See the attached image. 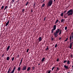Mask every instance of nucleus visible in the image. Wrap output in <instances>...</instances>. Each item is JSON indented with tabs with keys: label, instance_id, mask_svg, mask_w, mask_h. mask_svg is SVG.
I'll return each mask as SVG.
<instances>
[{
	"label": "nucleus",
	"instance_id": "25",
	"mask_svg": "<svg viewBox=\"0 0 73 73\" xmlns=\"http://www.w3.org/2000/svg\"><path fill=\"white\" fill-rule=\"evenodd\" d=\"M49 50V48L48 46H47V48L45 49V50L46 51L47 50Z\"/></svg>",
	"mask_w": 73,
	"mask_h": 73
},
{
	"label": "nucleus",
	"instance_id": "31",
	"mask_svg": "<svg viewBox=\"0 0 73 73\" xmlns=\"http://www.w3.org/2000/svg\"><path fill=\"white\" fill-rule=\"evenodd\" d=\"M45 5V4L44 3L42 5V7H44Z\"/></svg>",
	"mask_w": 73,
	"mask_h": 73
},
{
	"label": "nucleus",
	"instance_id": "35",
	"mask_svg": "<svg viewBox=\"0 0 73 73\" xmlns=\"http://www.w3.org/2000/svg\"><path fill=\"white\" fill-rule=\"evenodd\" d=\"M35 3H34L33 4V8H35Z\"/></svg>",
	"mask_w": 73,
	"mask_h": 73
},
{
	"label": "nucleus",
	"instance_id": "45",
	"mask_svg": "<svg viewBox=\"0 0 73 73\" xmlns=\"http://www.w3.org/2000/svg\"><path fill=\"white\" fill-rule=\"evenodd\" d=\"M51 39H52L51 40H52V41H53V40H54V38H51Z\"/></svg>",
	"mask_w": 73,
	"mask_h": 73
},
{
	"label": "nucleus",
	"instance_id": "62",
	"mask_svg": "<svg viewBox=\"0 0 73 73\" xmlns=\"http://www.w3.org/2000/svg\"><path fill=\"white\" fill-rule=\"evenodd\" d=\"M38 65H40V63L38 64Z\"/></svg>",
	"mask_w": 73,
	"mask_h": 73
},
{
	"label": "nucleus",
	"instance_id": "18",
	"mask_svg": "<svg viewBox=\"0 0 73 73\" xmlns=\"http://www.w3.org/2000/svg\"><path fill=\"white\" fill-rule=\"evenodd\" d=\"M10 58H9V56H8L6 58L7 60V61H9V60Z\"/></svg>",
	"mask_w": 73,
	"mask_h": 73
},
{
	"label": "nucleus",
	"instance_id": "53",
	"mask_svg": "<svg viewBox=\"0 0 73 73\" xmlns=\"http://www.w3.org/2000/svg\"><path fill=\"white\" fill-rule=\"evenodd\" d=\"M14 1H15V0H12V1H12L13 3V2H14Z\"/></svg>",
	"mask_w": 73,
	"mask_h": 73
},
{
	"label": "nucleus",
	"instance_id": "13",
	"mask_svg": "<svg viewBox=\"0 0 73 73\" xmlns=\"http://www.w3.org/2000/svg\"><path fill=\"white\" fill-rule=\"evenodd\" d=\"M10 48V46H8V47H7V51H8V50Z\"/></svg>",
	"mask_w": 73,
	"mask_h": 73
},
{
	"label": "nucleus",
	"instance_id": "27",
	"mask_svg": "<svg viewBox=\"0 0 73 73\" xmlns=\"http://www.w3.org/2000/svg\"><path fill=\"white\" fill-rule=\"evenodd\" d=\"M35 67H34V66H33L32 67V70H35Z\"/></svg>",
	"mask_w": 73,
	"mask_h": 73
},
{
	"label": "nucleus",
	"instance_id": "37",
	"mask_svg": "<svg viewBox=\"0 0 73 73\" xmlns=\"http://www.w3.org/2000/svg\"><path fill=\"white\" fill-rule=\"evenodd\" d=\"M57 46V44H56L55 46V48H56V47Z\"/></svg>",
	"mask_w": 73,
	"mask_h": 73
},
{
	"label": "nucleus",
	"instance_id": "7",
	"mask_svg": "<svg viewBox=\"0 0 73 73\" xmlns=\"http://www.w3.org/2000/svg\"><path fill=\"white\" fill-rule=\"evenodd\" d=\"M55 32L58 34V33H59L60 32V29H57V30Z\"/></svg>",
	"mask_w": 73,
	"mask_h": 73
},
{
	"label": "nucleus",
	"instance_id": "60",
	"mask_svg": "<svg viewBox=\"0 0 73 73\" xmlns=\"http://www.w3.org/2000/svg\"><path fill=\"white\" fill-rule=\"evenodd\" d=\"M21 64V63H20V64L19 65V66H20Z\"/></svg>",
	"mask_w": 73,
	"mask_h": 73
},
{
	"label": "nucleus",
	"instance_id": "10",
	"mask_svg": "<svg viewBox=\"0 0 73 73\" xmlns=\"http://www.w3.org/2000/svg\"><path fill=\"white\" fill-rule=\"evenodd\" d=\"M31 68V67H28L27 70V71H28V72L30 70Z\"/></svg>",
	"mask_w": 73,
	"mask_h": 73
},
{
	"label": "nucleus",
	"instance_id": "3",
	"mask_svg": "<svg viewBox=\"0 0 73 73\" xmlns=\"http://www.w3.org/2000/svg\"><path fill=\"white\" fill-rule=\"evenodd\" d=\"M54 35L56 38L59 35L57 33L55 32L54 33Z\"/></svg>",
	"mask_w": 73,
	"mask_h": 73
},
{
	"label": "nucleus",
	"instance_id": "48",
	"mask_svg": "<svg viewBox=\"0 0 73 73\" xmlns=\"http://www.w3.org/2000/svg\"><path fill=\"white\" fill-rule=\"evenodd\" d=\"M66 12H67L66 11H64V14L65 13H66Z\"/></svg>",
	"mask_w": 73,
	"mask_h": 73
},
{
	"label": "nucleus",
	"instance_id": "33",
	"mask_svg": "<svg viewBox=\"0 0 73 73\" xmlns=\"http://www.w3.org/2000/svg\"><path fill=\"white\" fill-rule=\"evenodd\" d=\"M33 9H31V12H32V13H33Z\"/></svg>",
	"mask_w": 73,
	"mask_h": 73
},
{
	"label": "nucleus",
	"instance_id": "26",
	"mask_svg": "<svg viewBox=\"0 0 73 73\" xmlns=\"http://www.w3.org/2000/svg\"><path fill=\"white\" fill-rule=\"evenodd\" d=\"M70 39V40H72V37L71 35H70V39Z\"/></svg>",
	"mask_w": 73,
	"mask_h": 73
},
{
	"label": "nucleus",
	"instance_id": "40",
	"mask_svg": "<svg viewBox=\"0 0 73 73\" xmlns=\"http://www.w3.org/2000/svg\"><path fill=\"white\" fill-rule=\"evenodd\" d=\"M11 71L10 70H8L7 73H10V72H11Z\"/></svg>",
	"mask_w": 73,
	"mask_h": 73
},
{
	"label": "nucleus",
	"instance_id": "32",
	"mask_svg": "<svg viewBox=\"0 0 73 73\" xmlns=\"http://www.w3.org/2000/svg\"><path fill=\"white\" fill-rule=\"evenodd\" d=\"M67 27L66 26V27H65V30H67Z\"/></svg>",
	"mask_w": 73,
	"mask_h": 73
},
{
	"label": "nucleus",
	"instance_id": "1",
	"mask_svg": "<svg viewBox=\"0 0 73 73\" xmlns=\"http://www.w3.org/2000/svg\"><path fill=\"white\" fill-rule=\"evenodd\" d=\"M66 14H68V16H71L73 14V11L72 9L70 10L67 11V13Z\"/></svg>",
	"mask_w": 73,
	"mask_h": 73
},
{
	"label": "nucleus",
	"instance_id": "9",
	"mask_svg": "<svg viewBox=\"0 0 73 73\" xmlns=\"http://www.w3.org/2000/svg\"><path fill=\"white\" fill-rule=\"evenodd\" d=\"M42 40L41 37H40L39 38V42H41Z\"/></svg>",
	"mask_w": 73,
	"mask_h": 73
},
{
	"label": "nucleus",
	"instance_id": "38",
	"mask_svg": "<svg viewBox=\"0 0 73 73\" xmlns=\"http://www.w3.org/2000/svg\"><path fill=\"white\" fill-rule=\"evenodd\" d=\"M14 57H13V58H12L11 60H12L13 61V60H14Z\"/></svg>",
	"mask_w": 73,
	"mask_h": 73
},
{
	"label": "nucleus",
	"instance_id": "29",
	"mask_svg": "<svg viewBox=\"0 0 73 73\" xmlns=\"http://www.w3.org/2000/svg\"><path fill=\"white\" fill-rule=\"evenodd\" d=\"M67 62V61L66 60H64L63 63H65Z\"/></svg>",
	"mask_w": 73,
	"mask_h": 73
},
{
	"label": "nucleus",
	"instance_id": "61",
	"mask_svg": "<svg viewBox=\"0 0 73 73\" xmlns=\"http://www.w3.org/2000/svg\"><path fill=\"white\" fill-rule=\"evenodd\" d=\"M45 0H43V1H42L43 2Z\"/></svg>",
	"mask_w": 73,
	"mask_h": 73
},
{
	"label": "nucleus",
	"instance_id": "58",
	"mask_svg": "<svg viewBox=\"0 0 73 73\" xmlns=\"http://www.w3.org/2000/svg\"><path fill=\"white\" fill-rule=\"evenodd\" d=\"M19 54L18 55H17V57L18 58H19Z\"/></svg>",
	"mask_w": 73,
	"mask_h": 73
},
{
	"label": "nucleus",
	"instance_id": "59",
	"mask_svg": "<svg viewBox=\"0 0 73 73\" xmlns=\"http://www.w3.org/2000/svg\"><path fill=\"white\" fill-rule=\"evenodd\" d=\"M60 32H62V30H60Z\"/></svg>",
	"mask_w": 73,
	"mask_h": 73
},
{
	"label": "nucleus",
	"instance_id": "20",
	"mask_svg": "<svg viewBox=\"0 0 73 73\" xmlns=\"http://www.w3.org/2000/svg\"><path fill=\"white\" fill-rule=\"evenodd\" d=\"M4 8V7L3 6H2L1 7V10H3Z\"/></svg>",
	"mask_w": 73,
	"mask_h": 73
},
{
	"label": "nucleus",
	"instance_id": "21",
	"mask_svg": "<svg viewBox=\"0 0 73 73\" xmlns=\"http://www.w3.org/2000/svg\"><path fill=\"white\" fill-rule=\"evenodd\" d=\"M54 30L53 29H52V30L51 31V33H53L54 32Z\"/></svg>",
	"mask_w": 73,
	"mask_h": 73
},
{
	"label": "nucleus",
	"instance_id": "30",
	"mask_svg": "<svg viewBox=\"0 0 73 73\" xmlns=\"http://www.w3.org/2000/svg\"><path fill=\"white\" fill-rule=\"evenodd\" d=\"M61 16H62V17H63V13H62L61 14Z\"/></svg>",
	"mask_w": 73,
	"mask_h": 73
},
{
	"label": "nucleus",
	"instance_id": "14",
	"mask_svg": "<svg viewBox=\"0 0 73 73\" xmlns=\"http://www.w3.org/2000/svg\"><path fill=\"white\" fill-rule=\"evenodd\" d=\"M70 62L69 60H68V61H67V64L69 65Z\"/></svg>",
	"mask_w": 73,
	"mask_h": 73
},
{
	"label": "nucleus",
	"instance_id": "6",
	"mask_svg": "<svg viewBox=\"0 0 73 73\" xmlns=\"http://www.w3.org/2000/svg\"><path fill=\"white\" fill-rule=\"evenodd\" d=\"M64 67L65 69H69L68 65H67L66 66V65H64Z\"/></svg>",
	"mask_w": 73,
	"mask_h": 73
},
{
	"label": "nucleus",
	"instance_id": "42",
	"mask_svg": "<svg viewBox=\"0 0 73 73\" xmlns=\"http://www.w3.org/2000/svg\"><path fill=\"white\" fill-rule=\"evenodd\" d=\"M64 18H65V19H66V18H68V17L64 16Z\"/></svg>",
	"mask_w": 73,
	"mask_h": 73
},
{
	"label": "nucleus",
	"instance_id": "34",
	"mask_svg": "<svg viewBox=\"0 0 73 73\" xmlns=\"http://www.w3.org/2000/svg\"><path fill=\"white\" fill-rule=\"evenodd\" d=\"M51 72V71L49 70L48 71V73H50Z\"/></svg>",
	"mask_w": 73,
	"mask_h": 73
},
{
	"label": "nucleus",
	"instance_id": "36",
	"mask_svg": "<svg viewBox=\"0 0 73 73\" xmlns=\"http://www.w3.org/2000/svg\"><path fill=\"white\" fill-rule=\"evenodd\" d=\"M11 67H10L9 69V70H10V71H11Z\"/></svg>",
	"mask_w": 73,
	"mask_h": 73
},
{
	"label": "nucleus",
	"instance_id": "16",
	"mask_svg": "<svg viewBox=\"0 0 73 73\" xmlns=\"http://www.w3.org/2000/svg\"><path fill=\"white\" fill-rule=\"evenodd\" d=\"M60 70V69L58 67H57V69L56 70V71H57V72H58V71Z\"/></svg>",
	"mask_w": 73,
	"mask_h": 73
},
{
	"label": "nucleus",
	"instance_id": "22",
	"mask_svg": "<svg viewBox=\"0 0 73 73\" xmlns=\"http://www.w3.org/2000/svg\"><path fill=\"white\" fill-rule=\"evenodd\" d=\"M64 20L62 19V20H61V23H64Z\"/></svg>",
	"mask_w": 73,
	"mask_h": 73
},
{
	"label": "nucleus",
	"instance_id": "52",
	"mask_svg": "<svg viewBox=\"0 0 73 73\" xmlns=\"http://www.w3.org/2000/svg\"><path fill=\"white\" fill-rule=\"evenodd\" d=\"M72 56H73L72 55V54H71V58H72Z\"/></svg>",
	"mask_w": 73,
	"mask_h": 73
},
{
	"label": "nucleus",
	"instance_id": "63",
	"mask_svg": "<svg viewBox=\"0 0 73 73\" xmlns=\"http://www.w3.org/2000/svg\"><path fill=\"white\" fill-rule=\"evenodd\" d=\"M72 68H73V65H72Z\"/></svg>",
	"mask_w": 73,
	"mask_h": 73
},
{
	"label": "nucleus",
	"instance_id": "47",
	"mask_svg": "<svg viewBox=\"0 0 73 73\" xmlns=\"http://www.w3.org/2000/svg\"><path fill=\"white\" fill-rule=\"evenodd\" d=\"M4 54H3L2 55V57H4Z\"/></svg>",
	"mask_w": 73,
	"mask_h": 73
},
{
	"label": "nucleus",
	"instance_id": "12",
	"mask_svg": "<svg viewBox=\"0 0 73 73\" xmlns=\"http://www.w3.org/2000/svg\"><path fill=\"white\" fill-rule=\"evenodd\" d=\"M15 68H16V67L15 66H14V68H13V70L12 71L13 72H14Z\"/></svg>",
	"mask_w": 73,
	"mask_h": 73
},
{
	"label": "nucleus",
	"instance_id": "4",
	"mask_svg": "<svg viewBox=\"0 0 73 73\" xmlns=\"http://www.w3.org/2000/svg\"><path fill=\"white\" fill-rule=\"evenodd\" d=\"M73 44V41L71 42V43H70V47H68V48H69L70 49H72V46Z\"/></svg>",
	"mask_w": 73,
	"mask_h": 73
},
{
	"label": "nucleus",
	"instance_id": "2",
	"mask_svg": "<svg viewBox=\"0 0 73 73\" xmlns=\"http://www.w3.org/2000/svg\"><path fill=\"white\" fill-rule=\"evenodd\" d=\"M53 2V0H50L48 3L47 6L48 7L52 5Z\"/></svg>",
	"mask_w": 73,
	"mask_h": 73
},
{
	"label": "nucleus",
	"instance_id": "44",
	"mask_svg": "<svg viewBox=\"0 0 73 73\" xmlns=\"http://www.w3.org/2000/svg\"><path fill=\"white\" fill-rule=\"evenodd\" d=\"M59 59L58 58V59L57 60V62H58L59 61Z\"/></svg>",
	"mask_w": 73,
	"mask_h": 73
},
{
	"label": "nucleus",
	"instance_id": "17",
	"mask_svg": "<svg viewBox=\"0 0 73 73\" xmlns=\"http://www.w3.org/2000/svg\"><path fill=\"white\" fill-rule=\"evenodd\" d=\"M17 70L19 72L21 70V68L20 67H19L17 68Z\"/></svg>",
	"mask_w": 73,
	"mask_h": 73
},
{
	"label": "nucleus",
	"instance_id": "57",
	"mask_svg": "<svg viewBox=\"0 0 73 73\" xmlns=\"http://www.w3.org/2000/svg\"><path fill=\"white\" fill-rule=\"evenodd\" d=\"M61 38L60 37H59V40H60L61 39Z\"/></svg>",
	"mask_w": 73,
	"mask_h": 73
},
{
	"label": "nucleus",
	"instance_id": "56",
	"mask_svg": "<svg viewBox=\"0 0 73 73\" xmlns=\"http://www.w3.org/2000/svg\"><path fill=\"white\" fill-rule=\"evenodd\" d=\"M72 37V40H73V35L72 36H71Z\"/></svg>",
	"mask_w": 73,
	"mask_h": 73
},
{
	"label": "nucleus",
	"instance_id": "8",
	"mask_svg": "<svg viewBox=\"0 0 73 73\" xmlns=\"http://www.w3.org/2000/svg\"><path fill=\"white\" fill-rule=\"evenodd\" d=\"M9 20L6 23L5 27H7V25H9Z\"/></svg>",
	"mask_w": 73,
	"mask_h": 73
},
{
	"label": "nucleus",
	"instance_id": "28",
	"mask_svg": "<svg viewBox=\"0 0 73 73\" xmlns=\"http://www.w3.org/2000/svg\"><path fill=\"white\" fill-rule=\"evenodd\" d=\"M58 21V20H57L56 22H55V24H57V23Z\"/></svg>",
	"mask_w": 73,
	"mask_h": 73
},
{
	"label": "nucleus",
	"instance_id": "64",
	"mask_svg": "<svg viewBox=\"0 0 73 73\" xmlns=\"http://www.w3.org/2000/svg\"><path fill=\"white\" fill-rule=\"evenodd\" d=\"M67 73H70L69 72H67Z\"/></svg>",
	"mask_w": 73,
	"mask_h": 73
},
{
	"label": "nucleus",
	"instance_id": "39",
	"mask_svg": "<svg viewBox=\"0 0 73 73\" xmlns=\"http://www.w3.org/2000/svg\"><path fill=\"white\" fill-rule=\"evenodd\" d=\"M25 11V10L24 9H22V12L24 13V11Z\"/></svg>",
	"mask_w": 73,
	"mask_h": 73
},
{
	"label": "nucleus",
	"instance_id": "54",
	"mask_svg": "<svg viewBox=\"0 0 73 73\" xmlns=\"http://www.w3.org/2000/svg\"><path fill=\"white\" fill-rule=\"evenodd\" d=\"M73 35V32H72V33H71V35L72 36Z\"/></svg>",
	"mask_w": 73,
	"mask_h": 73
},
{
	"label": "nucleus",
	"instance_id": "24",
	"mask_svg": "<svg viewBox=\"0 0 73 73\" xmlns=\"http://www.w3.org/2000/svg\"><path fill=\"white\" fill-rule=\"evenodd\" d=\"M8 7H7V6H6L5 7V8L4 9V10H5V9H7V8H8Z\"/></svg>",
	"mask_w": 73,
	"mask_h": 73
},
{
	"label": "nucleus",
	"instance_id": "5",
	"mask_svg": "<svg viewBox=\"0 0 73 73\" xmlns=\"http://www.w3.org/2000/svg\"><path fill=\"white\" fill-rule=\"evenodd\" d=\"M27 66H24L23 67V68L22 69V70L23 71H24L25 70H26L27 69Z\"/></svg>",
	"mask_w": 73,
	"mask_h": 73
},
{
	"label": "nucleus",
	"instance_id": "49",
	"mask_svg": "<svg viewBox=\"0 0 73 73\" xmlns=\"http://www.w3.org/2000/svg\"><path fill=\"white\" fill-rule=\"evenodd\" d=\"M46 17H45L44 18V21H45V20H46Z\"/></svg>",
	"mask_w": 73,
	"mask_h": 73
},
{
	"label": "nucleus",
	"instance_id": "55",
	"mask_svg": "<svg viewBox=\"0 0 73 73\" xmlns=\"http://www.w3.org/2000/svg\"><path fill=\"white\" fill-rule=\"evenodd\" d=\"M14 72H13L12 71H11V72H10V73H14Z\"/></svg>",
	"mask_w": 73,
	"mask_h": 73
},
{
	"label": "nucleus",
	"instance_id": "19",
	"mask_svg": "<svg viewBox=\"0 0 73 73\" xmlns=\"http://www.w3.org/2000/svg\"><path fill=\"white\" fill-rule=\"evenodd\" d=\"M68 36H67V38H66V39L64 40V42H66L68 40Z\"/></svg>",
	"mask_w": 73,
	"mask_h": 73
},
{
	"label": "nucleus",
	"instance_id": "46",
	"mask_svg": "<svg viewBox=\"0 0 73 73\" xmlns=\"http://www.w3.org/2000/svg\"><path fill=\"white\" fill-rule=\"evenodd\" d=\"M29 51V49L28 48V49L27 50V52L28 53V51Z\"/></svg>",
	"mask_w": 73,
	"mask_h": 73
},
{
	"label": "nucleus",
	"instance_id": "15",
	"mask_svg": "<svg viewBox=\"0 0 73 73\" xmlns=\"http://www.w3.org/2000/svg\"><path fill=\"white\" fill-rule=\"evenodd\" d=\"M45 58H43L42 59V62H44V60H45Z\"/></svg>",
	"mask_w": 73,
	"mask_h": 73
},
{
	"label": "nucleus",
	"instance_id": "43",
	"mask_svg": "<svg viewBox=\"0 0 73 73\" xmlns=\"http://www.w3.org/2000/svg\"><path fill=\"white\" fill-rule=\"evenodd\" d=\"M62 33V32H59V35H60Z\"/></svg>",
	"mask_w": 73,
	"mask_h": 73
},
{
	"label": "nucleus",
	"instance_id": "11",
	"mask_svg": "<svg viewBox=\"0 0 73 73\" xmlns=\"http://www.w3.org/2000/svg\"><path fill=\"white\" fill-rule=\"evenodd\" d=\"M56 25H54L53 27V29H54V30H55L56 29Z\"/></svg>",
	"mask_w": 73,
	"mask_h": 73
},
{
	"label": "nucleus",
	"instance_id": "23",
	"mask_svg": "<svg viewBox=\"0 0 73 73\" xmlns=\"http://www.w3.org/2000/svg\"><path fill=\"white\" fill-rule=\"evenodd\" d=\"M29 2L28 1H27V3H26V4L25 5L27 6L28 5Z\"/></svg>",
	"mask_w": 73,
	"mask_h": 73
},
{
	"label": "nucleus",
	"instance_id": "41",
	"mask_svg": "<svg viewBox=\"0 0 73 73\" xmlns=\"http://www.w3.org/2000/svg\"><path fill=\"white\" fill-rule=\"evenodd\" d=\"M55 68V67H53V68H52V70L53 71V70H54V68Z\"/></svg>",
	"mask_w": 73,
	"mask_h": 73
},
{
	"label": "nucleus",
	"instance_id": "51",
	"mask_svg": "<svg viewBox=\"0 0 73 73\" xmlns=\"http://www.w3.org/2000/svg\"><path fill=\"white\" fill-rule=\"evenodd\" d=\"M23 58H22V59L21 60V62H20V63H21L22 62V60H23Z\"/></svg>",
	"mask_w": 73,
	"mask_h": 73
},
{
	"label": "nucleus",
	"instance_id": "50",
	"mask_svg": "<svg viewBox=\"0 0 73 73\" xmlns=\"http://www.w3.org/2000/svg\"><path fill=\"white\" fill-rule=\"evenodd\" d=\"M72 40H70V43H71V42H72Z\"/></svg>",
	"mask_w": 73,
	"mask_h": 73
}]
</instances>
